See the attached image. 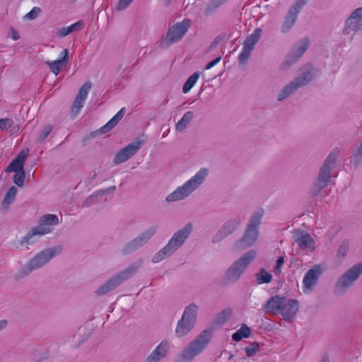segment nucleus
I'll use <instances>...</instances> for the list:
<instances>
[{
    "mask_svg": "<svg viewBox=\"0 0 362 362\" xmlns=\"http://www.w3.org/2000/svg\"><path fill=\"white\" fill-rule=\"evenodd\" d=\"M309 46L310 41L306 37H303L298 41L293 47L285 60L281 63V69L285 70L297 63L308 49Z\"/></svg>",
    "mask_w": 362,
    "mask_h": 362,
    "instance_id": "obj_11",
    "label": "nucleus"
},
{
    "mask_svg": "<svg viewBox=\"0 0 362 362\" xmlns=\"http://www.w3.org/2000/svg\"><path fill=\"white\" fill-rule=\"evenodd\" d=\"M362 29V7L354 10L346 20L343 28L344 35L355 34Z\"/></svg>",
    "mask_w": 362,
    "mask_h": 362,
    "instance_id": "obj_14",
    "label": "nucleus"
},
{
    "mask_svg": "<svg viewBox=\"0 0 362 362\" xmlns=\"http://www.w3.org/2000/svg\"><path fill=\"white\" fill-rule=\"evenodd\" d=\"M7 325V321L6 320H0V330L5 328Z\"/></svg>",
    "mask_w": 362,
    "mask_h": 362,
    "instance_id": "obj_53",
    "label": "nucleus"
},
{
    "mask_svg": "<svg viewBox=\"0 0 362 362\" xmlns=\"http://www.w3.org/2000/svg\"><path fill=\"white\" fill-rule=\"evenodd\" d=\"M298 301L296 299L275 296L266 305V310L274 315H281L283 318L291 322L298 310Z\"/></svg>",
    "mask_w": 362,
    "mask_h": 362,
    "instance_id": "obj_1",
    "label": "nucleus"
},
{
    "mask_svg": "<svg viewBox=\"0 0 362 362\" xmlns=\"http://www.w3.org/2000/svg\"><path fill=\"white\" fill-rule=\"evenodd\" d=\"M349 250V241L344 240L339 246L337 250V256L339 258H344Z\"/></svg>",
    "mask_w": 362,
    "mask_h": 362,
    "instance_id": "obj_37",
    "label": "nucleus"
},
{
    "mask_svg": "<svg viewBox=\"0 0 362 362\" xmlns=\"http://www.w3.org/2000/svg\"><path fill=\"white\" fill-rule=\"evenodd\" d=\"M190 23V20L185 18L182 22L177 23L170 27L165 40L161 42V45L167 47L180 40L187 33Z\"/></svg>",
    "mask_w": 362,
    "mask_h": 362,
    "instance_id": "obj_13",
    "label": "nucleus"
},
{
    "mask_svg": "<svg viewBox=\"0 0 362 362\" xmlns=\"http://www.w3.org/2000/svg\"><path fill=\"white\" fill-rule=\"evenodd\" d=\"M226 1L227 0H211V4L213 6L217 7L223 4L224 2H226Z\"/></svg>",
    "mask_w": 362,
    "mask_h": 362,
    "instance_id": "obj_51",
    "label": "nucleus"
},
{
    "mask_svg": "<svg viewBox=\"0 0 362 362\" xmlns=\"http://www.w3.org/2000/svg\"><path fill=\"white\" fill-rule=\"evenodd\" d=\"M132 1L133 0H119L117 8L118 10L125 9L132 3Z\"/></svg>",
    "mask_w": 362,
    "mask_h": 362,
    "instance_id": "obj_49",
    "label": "nucleus"
},
{
    "mask_svg": "<svg viewBox=\"0 0 362 362\" xmlns=\"http://www.w3.org/2000/svg\"><path fill=\"white\" fill-rule=\"evenodd\" d=\"M207 175L208 170L206 168L200 169L195 175L191 177L182 187H179L176 190L168 195L166 201L175 202L185 199L194 189L199 187V186L204 182Z\"/></svg>",
    "mask_w": 362,
    "mask_h": 362,
    "instance_id": "obj_3",
    "label": "nucleus"
},
{
    "mask_svg": "<svg viewBox=\"0 0 362 362\" xmlns=\"http://www.w3.org/2000/svg\"><path fill=\"white\" fill-rule=\"evenodd\" d=\"M83 25V23L81 21H77L69 26L63 27L58 30L57 35L60 37H66L73 31L81 29Z\"/></svg>",
    "mask_w": 362,
    "mask_h": 362,
    "instance_id": "obj_28",
    "label": "nucleus"
},
{
    "mask_svg": "<svg viewBox=\"0 0 362 362\" xmlns=\"http://www.w3.org/2000/svg\"><path fill=\"white\" fill-rule=\"evenodd\" d=\"M293 238L300 248L307 252H313L316 248L315 241L310 234L302 230L293 231Z\"/></svg>",
    "mask_w": 362,
    "mask_h": 362,
    "instance_id": "obj_17",
    "label": "nucleus"
},
{
    "mask_svg": "<svg viewBox=\"0 0 362 362\" xmlns=\"http://www.w3.org/2000/svg\"><path fill=\"white\" fill-rule=\"evenodd\" d=\"M192 230V223H188L183 229L179 230L169 240L168 245L158 251L153 257L152 261L157 263L180 247Z\"/></svg>",
    "mask_w": 362,
    "mask_h": 362,
    "instance_id": "obj_5",
    "label": "nucleus"
},
{
    "mask_svg": "<svg viewBox=\"0 0 362 362\" xmlns=\"http://www.w3.org/2000/svg\"><path fill=\"white\" fill-rule=\"evenodd\" d=\"M200 76V72L197 71L194 73L192 75H191L187 81L185 83L183 88H182V92L184 93H187L189 92V90L192 88V87L196 84Z\"/></svg>",
    "mask_w": 362,
    "mask_h": 362,
    "instance_id": "obj_31",
    "label": "nucleus"
},
{
    "mask_svg": "<svg viewBox=\"0 0 362 362\" xmlns=\"http://www.w3.org/2000/svg\"><path fill=\"white\" fill-rule=\"evenodd\" d=\"M284 264V257L283 256L279 257L276 261V265L274 269L275 274H279L281 273V267Z\"/></svg>",
    "mask_w": 362,
    "mask_h": 362,
    "instance_id": "obj_46",
    "label": "nucleus"
},
{
    "mask_svg": "<svg viewBox=\"0 0 362 362\" xmlns=\"http://www.w3.org/2000/svg\"><path fill=\"white\" fill-rule=\"evenodd\" d=\"M249 264V252H245L227 271L226 279L228 282L238 280Z\"/></svg>",
    "mask_w": 362,
    "mask_h": 362,
    "instance_id": "obj_15",
    "label": "nucleus"
},
{
    "mask_svg": "<svg viewBox=\"0 0 362 362\" xmlns=\"http://www.w3.org/2000/svg\"><path fill=\"white\" fill-rule=\"evenodd\" d=\"M249 59V37L245 39L243 49L241 53L238 56L239 64H245Z\"/></svg>",
    "mask_w": 362,
    "mask_h": 362,
    "instance_id": "obj_33",
    "label": "nucleus"
},
{
    "mask_svg": "<svg viewBox=\"0 0 362 362\" xmlns=\"http://www.w3.org/2000/svg\"><path fill=\"white\" fill-rule=\"evenodd\" d=\"M12 38L14 40H16L19 38L18 33L14 30H12Z\"/></svg>",
    "mask_w": 362,
    "mask_h": 362,
    "instance_id": "obj_54",
    "label": "nucleus"
},
{
    "mask_svg": "<svg viewBox=\"0 0 362 362\" xmlns=\"http://www.w3.org/2000/svg\"><path fill=\"white\" fill-rule=\"evenodd\" d=\"M315 71L312 66L304 68L300 74L284 85L276 95V100L282 102L293 95L298 90L308 85L315 77Z\"/></svg>",
    "mask_w": 362,
    "mask_h": 362,
    "instance_id": "obj_2",
    "label": "nucleus"
},
{
    "mask_svg": "<svg viewBox=\"0 0 362 362\" xmlns=\"http://www.w3.org/2000/svg\"><path fill=\"white\" fill-rule=\"evenodd\" d=\"M16 174L13 176V182L16 185H17L19 187H21L24 184L25 181V171H21V172H15Z\"/></svg>",
    "mask_w": 362,
    "mask_h": 362,
    "instance_id": "obj_40",
    "label": "nucleus"
},
{
    "mask_svg": "<svg viewBox=\"0 0 362 362\" xmlns=\"http://www.w3.org/2000/svg\"><path fill=\"white\" fill-rule=\"evenodd\" d=\"M61 250V247H55L40 252L34 258L30 259L29 264L22 269L21 273L18 274V276H23L24 275L30 273L33 269H36L42 267L52 257L59 254Z\"/></svg>",
    "mask_w": 362,
    "mask_h": 362,
    "instance_id": "obj_8",
    "label": "nucleus"
},
{
    "mask_svg": "<svg viewBox=\"0 0 362 362\" xmlns=\"http://www.w3.org/2000/svg\"><path fill=\"white\" fill-rule=\"evenodd\" d=\"M250 259L254 258L256 255V251L255 250H250Z\"/></svg>",
    "mask_w": 362,
    "mask_h": 362,
    "instance_id": "obj_55",
    "label": "nucleus"
},
{
    "mask_svg": "<svg viewBox=\"0 0 362 362\" xmlns=\"http://www.w3.org/2000/svg\"><path fill=\"white\" fill-rule=\"evenodd\" d=\"M244 337H249V327H247L246 325H243L242 327L236 332H235L232 336L233 340L235 341H239Z\"/></svg>",
    "mask_w": 362,
    "mask_h": 362,
    "instance_id": "obj_35",
    "label": "nucleus"
},
{
    "mask_svg": "<svg viewBox=\"0 0 362 362\" xmlns=\"http://www.w3.org/2000/svg\"><path fill=\"white\" fill-rule=\"evenodd\" d=\"M216 46H218V43L214 42V43L211 44V47H210V49L214 48Z\"/></svg>",
    "mask_w": 362,
    "mask_h": 362,
    "instance_id": "obj_57",
    "label": "nucleus"
},
{
    "mask_svg": "<svg viewBox=\"0 0 362 362\" xmlns=\"http://www.w3.org/2000/svg\"><path fill=\"white\" fill-rule=\"evenodd\" d=\"M16 192H17V189L16 188L13 186L11 187L7 192L6 196H5V198H4V202H6L7 201L8 199H13L14 198V197L16 196Z\"/></svg>",
    "mask_w": 362,
    "mask_h": 362,
    "instance_id": "obj_47",
    "label": "nucleus"
},
{
    "mask_svg": "<svg viewBox=\"0 0 362 362\" xmlns=\"http://www.w3.org/2000/svg\"><path fill=\"white\" fill-rule=\"evenodd\" d=\"M168 349V342L163 341L146 358V362H158L166 355Z\"/></svg>",
    "mask_w": 362,
    "mask_h": 362,
    "instance_id": "obj_23",
    "label": "nucleus"
},
{
    "mask_svg": "<svg viewBox=\"0 0 362 362\" xmlns=\"http://www.w3.org/2000/svg\"><path fill=\"white\" fill-rule=\"evenodd\" d=\"M265 211L263 208L255 209L250 216V223L252 228H260L262 219L264 216Z\"/></svg>",
    "mask_w": 362,
    "mask_h": 362,
    "instance_id": "obj_27",
    "label": "nucleus"
},
{
    "mask_svg": "<svg viewBox=\"0 0 362 362\" xmlns=\"http://www.w3.org/2000/svg\"><path fill=\"white\" fill-rule=\"evenodd\" d=\"M320 362H329V358L327 356H325L322 358V359L320 361Z\"/></svg>",
    "mask_w": 362,
    "mask_h": 362,
    "instance_id": "obj_56",
    "label": "nucleus"
},
{
    "mask_svg": "<svg viewBox=\"0 0 362 362\" xmlns=\"http://www.w3.org/2000/svg\"><path fill=\"white\" fill-rule=\"evenodd\" d=\"M40 13V8L38 7H34L30 12H28L25 17L28 19L33 20L37 17Z\"/></svg>",
    "mask_w": 362,
    "mask_h": 362,
    "instance_id": "obj_45",
    "label": "nucleus"
},
{
    "mask_svg": "<svg viewBox=\"0 0 362 362\" xmlns=\"http://www.w3.org/2000/svg\"><path fill=\"white\" fill-rule=\"evenodd\" d=\"M362 274V262L354 264L341 274L334 284V293L344 295Z\"/></svg>",
    "mask_w": 362,
    "mask_h": 362,
    "instance_id": "obj_6",
    "label": "nucleus"
},
{
    "mask_svg": "<svg viewBox=\"0 0 362 362\" xmlns=\"http://www.w3.org/2000/svg\"><path fill=\"white\" fill-rule=\"evenodd\" d=\"M91 88L90 81L86 82L79 89V91L74 100L72 105L71 112L78 114L83 107L88 92Z\"/></svg>",
    "mask_w": 362,
    "mask_h": 362,
    "instance_id": "obj_20",
    "label": "nucleus"
},
{
    "mask_svg": "<svg viewBox=\"0 0 362 362\" xmlns=\"http://www.w3.org/2000/svg\"><path fill=\"white\" fill-rule=\"evenodd\" d=\"M261 35L262 30L260 28H257L252 35H250V50L252 49V46L257 42Z\"/></svg>",
    "mask_w": 362,
    "mask_h": 362,
    "instance_id": "obj_43",
    "label": "nucleus"
},
{
    "mask_svg": "<svg viewBox=\"0 0 362 362\" xmlns=\"http://www.w3.org/2000/svg\"><path fill=\"white\" fill-rule=\"evenodd\" d=\"M141 145L142 142L139 141L129 144L116 153L114 163L119 164L127 161L138 151Z\"/></svg>",
    "mask_w": 362,
    "mask_h": 362,
    "instance_id": "obj_18",
    "label": "nucleus"
},
{
    "mask_svg": "<svg viewBox=\"0 0 362 362\" xmlns=\"http://www.w3.org/2000/svg\"><path fill=\"white\" fill-rule=\"evenodd\" d=\"M259 348V344L256 342L250 343V356L256 353Z\"/></svg>",
    "mask_w": 362,
    "mask_h": 362,
    "instance_id": "obj_50",
    "label": "nucleus"
},
{
    "mask_svg": "<svg viewBox=\"0 0 362 362\" xmlns=\"http://www.w3.org/2000/svg\"><path fill=\"white\" fill-rule=\"evenodd\" d=\"M249 59V37L245 39L243 49L241 53L238 56L239 64H245Z\"/></svg>",
    "mask_w": 362,
    "mask_h": 362,
    "instance_id": "obj_32",
    "label": "nucleus"
},
{
    "mask_svg": "<svg viewBox=\"0 0 362 362\" xmlns=\"http://www.w3.org/2000/svg\"><path fill=\"white\" fill-rule=\"evenodd\" d=\"M197 313V306L194 304H191L184 311L182 319L178 321L175 329L176 334L178 337H182L187 334L196 321Z\"/></svg>",
    "mask_w": 362,
    "mask_h": 362,
    "instance_id": "obj_9",
    "label": "nucleus"
},
{
    "mask_svg": "<svg viewBox=\"0 0 362 362\" xmlns=\"http://www.w3.org/2000/svg\"><path fill=\"white\" fill-rule=\"evenodd\" d=\"M337 157V151H333L328 155L320 168L317 182L311 189L312 195H317L320 190L327 187L331 182V172L334 167Z\"/></svg>",
    "mask_w": 362,
    "mask_h": 362,
    "instance_id": "obj_4",
    "label": "nucleus"
},
{
    "mask_svg": "<svg viewBox=\"0 0 362 362\" xmlns=\"http://www.w3.org/2000/svg\"><path fill=\"white\" fill-rule=\"evenodd\" d=\"M222 59V54H219L215 59L212 60L209 63H208L206 66L205 69L209 70L216 66L217 64H218Z\"/></svg>",
    "mask_w": 362,
    "mask_h": 362,
    "instance_id": "obj_48",
    "label": "nucleus"
},
{
    "mask_svg": "<svg viewBox=\"0 0 362 362\" xmlns=\"http://www.w3.org/2000/svg\"><path fill=\"white\" fill-rule=\"evenodd\" d=\"M245 351L247 356H249V346H246L245 348Z\"/></svg>",
    "mask_w": 362,
    "mask_h": 362,
    "instance_id": "obj_58",
    "label": "nucleus"
},
{
    "mask_svg": "<svg viewBox=\"0 0 362 362\" xmlns=\"http://www.w3.org/2000/svg\"><path fill=\"white\" fill-rule=\"evenodd\" d=\"M27 158V153L22 151L12 160L6 169V173L24 171V163Z\"/></svg>",
    "mask_w": 362,
    "mask_h": 362,
    "instance_id": "obj_22",
    "label": "nucleus"
},
{
    "mask_svg": "<svg viewBox=\"0 0 362 362\" xmlns=\"http://www.w3.org/2000/svg\"><path fill=\"white\" fill-rule=\"evenodd\" d=\"M156 228H152L143 233L140 236L134 239L131 243H128L123 249L124 254L132 252L138 247L145 244L148 240L155 233Z\"/></svg>",
    "mask_w": 362,
    "mask_h": 362,
    "instance_id": "obj_19",
    "label": "nucleus"
},
{
    "mask_svg": "<svg viewBox=\"0 0 362 362\" xmlns=\"http://www.w3.org/2000/svg\"><path fill=\"white\" fill-rule=\"evenodd\" d=\"M351 166L356 168L362 163V138L358 140L355 152L350 158Z\"/></svg>",
    "mask_w": 362,
    "mask_h": 362,
    "instance_id": "obj_26",
    "label": "nucleus"
},
{
    "mask_svg": "<svg viewBox=\"0 0 362 362\" xmlns=\"http://www.w3.org/2000/svg\"><path fill=\"white\" fill-rule=\"evenodd\" d=\"M259 228H252V223L250 224V245L258 240L260 235Z\"/></svg>",
    "mask_w": 362,
    "mask_h": 362,
    "instance_id": "obj_41",
    "label": "nucleus"
},
{
    "mask_svg": "<svg viewBox=\"0 0 362 362\" xmlns=\"http://www.w3.org/2000/svg\"><path fill=\"white\" fill-rule=\"evenodd\" d=\"M249 247V226L245 230L244 236L239 240L235 245V250L241 251Z\"/></svg>",
    "mask_w": 362,
    "mask_h": 362,
    "instance_id": "obj_34",
    "label": "nucleus"
},
{
    "mask_svg": "<svg viewBox=\"0 0 362 362\" xmlns=\"http://www.w3.org/2000/svg\"><path fill=\"white\" fill-rule=\"evenodd\" d=\"M232 310L230 308H227L223 310L216 318V322L217 324L222 325L224 324L226 320L231 316Z\"/></svg>",
    "mask_w": 362,
    "mask_h": 362,
    "instance_id": "obj_38",
    "label": "nucleus"
},
{
    "mask_svg": "<svg viewBox=\"0 0 362 362\" xmlns=\"http://www.w3.org/2000/svg\"><path fill=\"white\" fill-rule=\"evenodd\" d=\"M193 117L194 112L192 111H187L185 112L181 119L176 123V129L179 132H182L187 124L192 121Z\"/></svg>",
    "mask_w": 362,
    "mask_h": 362,
    "instance_id": "obj_29",
    "label": "nucleus"
},
{
    "mask_svg": "<svg viewBox=\"0 0 362 362\" xmlns=\"http://www.w3.org/2000/svg\"><path fill=\"white\" fill-rule=\"evenodd\" d=\"M235 228V223L233 221L227 222L222 229L217 233L214 238V242L218 240L221 238H223L227 236L228 234H230Z\"/></svg>",
    "mask_w": 362,
    "mask_h": 362,
    "instance_id": "obj_30",
    "label": "nucleus"
},
{
    "mask_svg": "<svg viewBox=\"0 0 362 362\" xmlns=\"http://www.w3.org/2000/svg\"><path fill=\"white\" fill-rule=\"evenodd\" d=\"M322 274V269L320 265H315L309 269L303 277V292L310 293L317 285L319 277Z\"/></svg>",
    "mask_w": 362,
    "mask_h": 362,
    "instance_id": "obj_16",
    "label": "nucleus"
},
{
    "mask_svg": "<svg viewBox=\"0 0 362 362\" xmlns=\"http://www.w3.org/2000/svg\"><path fill=\"white\" fill-rule=\"evenodd\" d=\"M136 266L131 265L125 270L119 272L117 275L110 278L103 285L100 286L96 291V294L98 296H101L113 290L122 281L129 278L136 271Z\"/></svg>",
    "mask_w": 362,
    "mask_h": 362,
    "instance_id": "obj_12",
    "label": "nucleus"
},
{
    "mask_svg": "<svg viewBox=\"0 0 362 362\" xmlns=\"http://www.w3.org/2000/svg\"><path fill=\"white\" fill-rule=\"evenodd\" d=\"M211 338V332L203 331L194 341H192L180 355L182 362H188L200 354L208 345Z\"/></svg>",
    "mask_w": 362,
    "mask_h": 362,
    "instance_id": "obj_7",
    "label": "nucleus"
},
{
    "mask_svg": "<svg viewBox=\"0 0 362 362\" xmlns=\"http://www.w3.org/2000/svg\"><path fill=\"white\" fill-rule=\"evenodd\" d=\"M69 51L67 49H64L62 52L60 54L61 59L54 60L53 62H47L46 64L49 66L51 71L55 75L57 76L63 66V64H66L69 61Z\"/></svg>",
    "mask_w": 362,
    "mask_h": 362,
    "instance_id": "obj_21",
    "label": "nucleus"
},
{
    "mask_svg": "<svg viewBox=\"0 0 362 362\" xmlns=\"http://www.w3.org/2000/svg\"><path fill=\"white\" fill-rule=\"evenodd\" d=\"M125 108H122L117 113L110 119L107 124L103 126L100 130L102 134H106L110 131L123 117Z\"/></svg>",
    "mask_w": 362,
    "mask_h": 362,
    "instance_id": "obj_25",
    "label": "nucleus"
},
{
    "mask_svg": "<svg viewBox=\"0 0 362 362\" xmlns=\"http://www.w3.org/2000/svg\"><path fill=\"white\" fill-rule=\"evenodd\" d=\"M256 281L258 284H268L271 281L272 276L264 270H261L260 272L255 275Z\"/></svg>",
    "mask_w": 362,
    "mask_h": 362,
    "instance_id": "obj_36",
    "label": "nucleus"
},
{
    "mask_svg": "<svg viewBox=\"0 0 362 362\" xmlns=\"http://www.w3.org/2000/svg\"><path fill=\"white\" fill-rule=\"evenodd\" d=\"M95 196H90L85 202H84V204L83 205L84 206H88L89 204V203L93 202L95 199Z\"/></svg>",
    "mask_w": 362,
    "mask_h": 362,
    "instance_id": "obj_52",
    "label": "nucleus"
},
{
    "mask_svg": "<svg viewBox=\"0 0 362 362\" xmlns=\"http://www.w3.org/2000/svg\"><path fill=\"white\" fill-rule=\"evenodd\" d=\"M298 13L289 8L287 15L285 17L284 21L281 25V31L283 33L288 32L295 25Z\"/></svg>",
    "mask_w": 362,
    "mask_h": 362,
    "instance_id": "obj_24",
    "label": "nucleus"
},
{
    "mask_svg": "<svg viewBox=\"0 0 362 362\" xmlns=\"http://www.w3.org/2000/svg\"><path fill=\"white\" fill-rule=\"evenodd\" d=\"M58 223V218L54 214H47L43 216L40 221V223L37 228H33L26 236H25L21 243H30V240L36 235H44L51 231V226L57 225Z\"/></svg>",
    "mask_w": 362,
    "mask_h": 362,
    "instance_id": "obj_10",
    "label": "nucleus"
},
{
    "mask_svg": "<svg viewBox=\"0 0 362 362\" xmlns=\"http://www.w3.org/2000/svg\"><path fill=\"white\" fill-rule=\"evenodd\" d=\"M13 124V121L12 119L6 118L0 119V129L1 130H6L8 128L11 127Z\"/></svg>",
    "mask_w": 362,
    "mask_h": 362,
    "instance_id": "obj_44",
    "label": "nucleus"
},
{
    "mask_svg": "<svg viewBox=\"0 0 362 362\" xmlns=\"http://www.w3.org/2000/svg\"><path fill=\"white\" fill-rule=\"evenodd\" d=\"M52 126L50 124L46 125L43 127L42 131L40 132L37 140L42 141L45 139L52 131Z\"/></svg>",
    "mask_w": 362,
    "mask_h": 362,
    "instance_id": "obj_39",
    "label": "nucleus"
},
{
    "mask_svg": "<svg viewBox=\"0 0 362 362\" xmlns=\"http://www.w3.org/2000/svg\"><path fill=\"white\" fill-rule=\"evenodd\" d=\"M308 0H295L294 3L290 7V8L299 13L303 7L308 3Z\"/></svg>",
    "mask_w": 362,
    "mask_h": 362,
    "instance_id": "obj_42",
    "label": "nucleus"
}]
</instances>
